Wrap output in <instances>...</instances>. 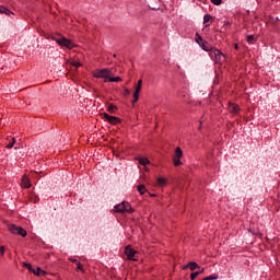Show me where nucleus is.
Segmentation results:
<instances>
[{"label":"nucleus","instance_id":"nucleus-35","mask_svg":"<svg viewBox=\"0 0 280 280\" xmlns=\"http://www.w3.org/2000/svg\"><path fill=\"white\" fill-rule=\"evenodd\" d=\"M70 261H72L73 264H78V259H73V258H70Z\"/></svg>","mask_w":280,"mask_h":280},{"label":"nucleus","instance_id":"nucleus-26","mask_svg":"<svg viewBox=\"0 0 280 280\" xmlns=\"http://www.w3.org/2000/svg\"><path fill=\"white\" fill-rule=\"evenodd\" d=\"M117 109V106H115V105H109L108 106V108H107V110H109L110 113H115V110Z\"/></svg>","mask_w":280,"mask_h":280},{"label":"nucleus","instance_id":"nucleus-24","mask_svg":"<svg viewBox=\"0 0 280 280\" xmlns=\"http://www.w3.org/2000/svg\"><path fill=\"white\" fill-rule=\"evenodd\" d=\"M247 43H249V44L255 43V36H253V35H247Z\"/></svg>","mask_w":280,"mask_h":280},{"label":"nucleus","instance_id":"nucleus-27","mask_svg":"<svg viewBox=\"0 0 280 280\" xmlns=\"http://www.w3.org/2000/svg\"><path fill=\"white\" fill-rule=\"evenodd\" d=\"M211 3H213V5H222V0H211Z\"/></svg>","mask_w":280,"mask_h":280},{"label":"nucleus","instance_id":"nucleus-13","mask_svg":"<svg viewBox=\"0 0 280 280\" xmlns=\"http://www.w3.org/2000/svg\"><path fill=\"white\" fill-rule=\"evenodd\" d=\"M0 14H7V16H10V14H14L8 7L0 5Z\"/></svg>","mask_w":280,"mask_h":280},{"label":"nucleus","instance_id":"nucleus-28","mask_svg":"<svg viewBox=\"0 0 280 280\" xmlns=\"http://www.w3.org/2000/svg\"><path fill=\"white\" fill-rule=\"evenodd\" d=\"M72 67H75V68L82 67V63L80 61L74 60L72 61Z\"/></svg>","mask_w":280,"mask_h":280},{"label":"nucleus","instance_id":"nucleus-21","mask_svg":"<svg viewBox=\"0 0 280 280\" xmlns=\"http://www.w3.org/2000/svg\"><path fill=\"white\" fill-rule=\"evenodd\" d=\"M14 143H16V140L13 138L12 141L7 144L8 150H12V148H14Z\"/></svg>","mask_w":280,"mask_h":280},{"label":"nucleus","instance_id":"nucleus-4","mask_svg":"<svg viewBox=\"0 0 280 280\" xmlns=\"http://www.w3.org/2000/svg\"><path fill=\"white\" fill-rule=\"evenodd\" d=\"M9 231L13 235H21V237H27V231L21 226L11 224V225H9Z\"/></svg>","mask_w":280,"mask_h":280},{"label":"nucleus","instance_id":"nucleus-32","mask_svg":"<svg viewBox=\"0 0 280 280\" xmlns=\"http://www.w3.org/2000/svg\"><path fill=\"white\" fill-rule=\"evenodd\" d=\"M149 8H150L151 10H159V7H154V5H152V4H149Z\"/></svg>","mask_w":280,"mask_h":280},{"label":"nucleus","instance_id":"nucleus-14","mask_svg":"<svg viewBox=\"0 0 280 280\" xmlns=\"http://www.w3.org/2000/svg\"><path fill=\"white\" fill-rule=\"evenodd\" d=\"M187 268H189V270L194 271V270H196V268H198V264L195 261H190L183 269L187 270Z\"/></svg>","mask_w":280,"mask_h":280},{"label":"nucleus","instance_id":"nucleus-5","mask_svg":"<svg viewBox=\"0 0 280 280\" xmlns=\"http://www.w3.org/2000/svg\"><path fill=\"white\" fill-rule=\"evenodd\" d=\"M110 75L109 69H97L93 72V78L106 79Z\"/></svg>","mask_w":280,"mask_h":280},{"label":"nucleus","instance_id":"nucleus-8","mask_svg":"<svg viewBox=\"0 0 280 280\" xmlns=\"http://www.w3.org/2000/svg\"><path fill=\"white\" fill-rule=\"evenodd\" d=\"M143 84L142 80H139L137 85H136V90L133 92V104L139 102V93H141V86Z\"/></svg>","mask_w":280,"mask_h":280},{"label":"nucleus","instance_id":"nucleus-3","mask_svg":"<svg viewBox=\"0 0 280 280\" xmlns=\"http://www.w3.org/2000/svg\"><path fill=\"white\" fill-rule=\"evenodd\" d=\"M180 159H183V149H180V147H176L173 155V163L175 167H179V165H183Z\"/></svg>","mask_w":280,"mask_h":280},{"label":"nucleus","instance_id":"nucleus-22","mask_svg":"<svg viewBox=\"0 0 280 280\" xmlns=\"http://www.w3.org/2000/svg\"><path fill=\"white\" fill-rule=\"evenodd\" d=\"M23 267L24 268H27L28 272H33L34 268L32 267L31 264H27V262H23Z\"/></svg>","mask_w":280,"mask_h":280},{"label":"nucleus","instance_id":"nucleus-17","mask_svg":"<svg viewBox=\"0 0 280 280\" xmlns=\"http://www.w3.org/2000/svg\"><path fill=\"white\" fill-rule=\"evenodd\" d=\"M156 183H158L159 187H164V185L167 183V180L164 177H159L156 179Z\"/></svg>","mask_w":280,"mask_h":280},{"label":"nucleus","instance_id":"nucleus-25","mask_svg":"<svg viewBox=\"0 0 280 280\" xmlns=\"http://www.w3.org/2000/svg\"><path fill=\"white\" fill-rule=\"evenodd\" d=\"M209 21H211V15L210 14H206L203 16V23H209Z\"/></svg>","mask_w":280,"mask_h":280},{"label":"nucleus","instance_id":"nucleus-38","mask_svg":"<svg viewBox=\"0 0 280 280\" xmlns=\"http://www.w3.org/2000/svg\"><path fill=\"white\" fill-rule=\"evenodd\" d=\"M15 150H19V147H15Z\"/></svg>","mask_w":280,"mask_h":280},{"label":"nucleus","instance_id":"nucleus-9","mask_svg":"<svg viewBox=\"0 0 280 280\" xmlns=\"http://www.w3.org/2000/svg\"><path fill=\"white\" fill-rule=\"evenodd\" d=\"M211 56H214L217 62H220L224 58V54L220 51L218 48H211L210 50Z\"/></svg>","mask_w":280,"mask_h":280},{"label":"nucleus","instance_id":"nucleus-23","mask_svg":"<svg viewBox=\"0 0 280 280\" xmlns=\"http://www.w3.org/2000/svg\"><path fill=\"white\" fill-rule=\"evenodd\" d=\"M108 80H109V82H121V78H119V77H109L108 78Z\"/></svg>","mask_w":280,"mask_h":280},{"label":"nucleus","instance_id":"nucleus-18","mask_svg":"<svg viewBox=\"0 0 280 280\" xmlns=\"http://www.w3.org/2000/svg\"><path fill=\"white\" fill-rule=\"evenodd\" d=\"M195 40L196 44L200 46L205 39L202 38V36H200V34L197 33Z\"/></svg>","mask_w":280,"mask_h":280},{"label":"nucleus","instance_id":"nucleus-10","mask_svg":"<svg viewBox=\"0 0 280 280\" xmlns=\"http://www.w3.org/2000/svg\"><path fill=\"white\" fill-rule=\"evenodd\" d=\"M228 110H229V113H232V115H237V113H240L241 108H240V105H237L235 103H229Z\"/></svg>","mask_w":280,"mask_h":280},{"label":"nucleus","instance_id":"nucleus-7","mask_svg":"<svg viewBox=\"0 0 280 280\" xmlns=\"http://www.w3.org/2000/svg\"><path fill=\"white\" fill-rule=\"evenodd\" d=\"M125 255H127V259H131L132 261H137V259H135V255H137V250H135L132 247H130V245H128L125 248Z\"/></svg>","mask_w":280,"mask_h":280},{"label":"nucleus","instance_id":"nucleus-15","mask_svg":"<svg viewBox=\"0 0 280 280\" xmlns=\"http://www.w3.org/2000/svg\"><path fill=\"white\" fill-rule=\"evenodd\" d=\"M136 160L138 161V163H139L140 165H149V163H150V160H148V158H144V156H142V158H136Z\"/></svg>","mask_w":280,"mask_h":280},{"label":"nucleus","instance_id":"nucleus-19","mask_svg":"<svg viewBox=\"0 0 280 280\" xmlns=\"http://www.w3.org/2000/svg\"><path fill=\"white\" fill-rule=\"evenodd\" d=\"M247 231H248V233H252V235H258V237H264V233H261V232H255L252 229H248Z\"/></svg>","mask_w":280,"mask_h":280},{"label":"nucleus","instance_id":"nucleus-16","mask_svg":"<svg viewBox=\"0 0 280 280\" xmlns=\"http://www.w3.org/2000/svg\"><path fill=\"white\" fill-rule=\"evenodd\" d=\"M137 189L141 196H143V194L148 191V189L145 188V185H142V184L138 185Z\"/></svg>","mask_w":280,"mask_h":280},{"label":"nucleus","instance_id":"nucleus-34","mask_svg":"<svg viewBox=\"0 0 280 280\" xmlns=\"http://www.w3.org/2000/svg\"><path fill=\"white\" fill-rule=\"evenodd\" d=\"M125 95H130V90L125 89Z\"/></svg>","mask_w":280,"mask_h":280},{"label":"nucleus","instance_id":"nucleus-20","mask_svg":"<svg viewBox=\"0 0 280 280\" xmlns=\"http://www.w3.org/2000/svg\"><path fill=\"white\" fill-rule=\"evenodd\" d=\"M33 275H35L36 277H43V273H40V267H37L35 269H33Z\"/></svg>","mask_w":280,"mask_h":280},{"label":"nucleus","instance_id":"nucleus-1","mask_svg":"<svg viewBox=\"0 0 280 280\" xmlns=\"http://www.w3.org/2000/svg\"><path fill=\"white\" fill-rule=\"evenodd\" d=\"M115 213H135V209L128 201H122L114 207Z\"/></svg>","mask_w":280,"mask_h":280},{"label":"nucleus","instance_id":"nucleus-36","mask_svg":"<svg viewBox=\"0 0 280 280\" xmlns=\"http://www.w3.org/2000/svg\"><path fill=\"white\" fill-rule=\"evenodd\" d=\"M197 272H199V275H202V272H205V268H202L201 270H199Z\"/></svg>","mask_w":280,"mask_h":280},{"label":"nucleus","instance_id":"nucleus-30","mask_svg":"<svg viewBox=\"0 0 280 280\" xmlns=\"http://www.w3.org/2000/svg\"><path fill=\"white\" fill-rule=\"evenodd\" d=\"M0 255L3 257L5 255V246H0Z\"/></svg>","mask_w":280,"mask_h":280},{"label":"nucleus","instance_id":"nucleus-31","mask_svg":"<svg viewBox=\"0 0 280 280\" xmlns=\"http://www.w3.org/2000/svg\"><path fill=\"white\" fill-rule=\"evenodd\" d=\"M77 268L78 270H82V272H84V266H82V264L77 262Z\"/></svg>","mask_w":280,"mask_h":280},{"label":"nucleus","instance_id":"nucleus-29","mask_svg":"<svg viewBox=\"0 0 280 280\" xmlns=\"http://www.w3.org/2000/svg\"><path fill=\"white\" fill-rule=\"evenodd\" d=\"M198 275H200V272H197V271L190 273V279H191V280H195L196 277H198Z\"/></svg>","mask_w":280,"mask_h":280},{"label":"nucleus","instance_id":"nucleus-6","mask_svg":"<svg viewBox=\"0 0 280 280\" xmlns=\"http://www.w3.org/2000/svg\"><path fill=\"white\" fill-rule=\"evenodd\" d=\"M103 119H105L106 121H108V124H112L113 126H116V124H119L121 121V119H119V117L110 116L107 113L103 114Z\"/></svg>","mask_w":280,"mask_h":280},{"label":"nucleus","instance_id":"nucleus-12","mask_svg":"<svg viewBox=\"0 0 280 280\" xmlns=\"http://www.w3.org/2000/svg\"><path fill=\"white\" fill-rule=\"evenodd\" d=\"M199 47H201V49H203V51H211V49H213V47H211V45H209V42L207 40H202L201 44H199Z\"/></svg>","mask_w":280,"mask_h":280},{"label":"nucleus","instance_id":"nucleus-11","mask_svg":"<svg viewBox=\"0 0 280 280\" xmlns=\"http://www.w3.org/2000/svg\"><path fill=\"white\" fill-rule=\"evenodd\" d=\"M21 186L24 187V189H30L32 187V182H30V178L27 176L22 177Z\"/></svg>","mask_w":280,"mask_h":280},{"label":"nucleus","instance_id":"nucleus-2","mask_svg":"<svg viewBox=\"0 0 280 280\" xmlns=\"http://www.w3.org/2000/svg\"><path fill=\"white\" fill-rule=\"evenodd\" d=\"M54 40L59 47H67V49H73V47H75V44L67 37L54 38Z\"/></svg>","mask_w":280,"mask_h":280},{"label":"nucleus","instance_id":"nucleus-33","mask_svg":"<svg viewBox=\"0 0 280 280\" xmlns=\"http://www.w3.org/2000/svg\"><path fill=\"white\" fill-rule=\"evenodd\" d=\"M40 275H42V277H45V275H47V271H45V270H43V269H40Z\"/></svg>","mask_w":280,"mask_h":280},{"label":"nucleus","instance_id":"nucleus-37","mask_svg":"<svg viewBox=\"0 0 280 280\" xmlns=\"http://www.w3.org/2000/svg\"><path fill=\"white\" fill-rule=\"evenodd\" d=\"M234 48H235V49H240V45L235 44V45H234Z\"/></svg>","mask_w":280,"mask_h":280}]
</instances>
